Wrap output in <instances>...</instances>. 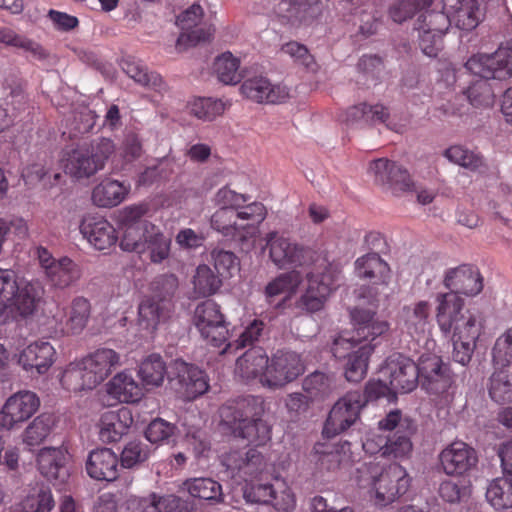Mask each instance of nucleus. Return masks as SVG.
<instances>
[{"label": "nucleus", "instance_id": "2", "mask_svg": "<svg viewBox=\"0 0 512 512\" xmlns=\"http://www.w3.org/2000/svg\"><path fill=\"white\" fill-rule=\"evenodd\" d=\"M435 318L440 332L453 343V359L466 366L484 331V318L476 310L464 309V299L454 294H436Z\"/></svg>", "mask_w": 512, "mask_h": 512}, {"label": "nucleus", "instance_id": "29", "mask_svg": "<svg viewBox=\"0 0 512 512\" xmlns=\"http://www.w3.org/2000/svg\"><path fill=\"white\" fill-rule=\"evenodd\" d=\"M355 273L357 277L368 280L378 291L387 288L390 281V267L377 254L368 253L355 261Z\"/></svg>", "mask_w": 512, "mask_h": 512}, {"label": "nucleus", "instance_id": "30", "mask_svg": "<svg viewBox=\"0 0 512 512\" xmlns=\"http://www.w3.org/2000/svg\"><path fill=\"white\" fill-rule=\"evenodd\" d=\"M118 462V456L111 449H96L88 455L86 471L95 480L114 481L118 476Z\"/></svg>", "mask_w": 512, "mask_h": 512}, {"label": "nucleus", "instance_id": "38", "mask_svg": "<svg viewBox=\"0 0 512 512\" xmlns=\"http://www.w3.org/2000/svg\"><path fill=\"white\" fill-rule=\"evenodd\" d=\"M443 8L459 29L469 31L479 23L477 0H443Z\"/></svg>", "mask_w": 512, "mask_h": 512}, {"label": "nucleus", "instance_id": "42", "mask_svg": "<svg viewBox=\"0 0 512 512\" xmlns=\"http://www.w3.org/2000/svg\"><path fill=\"white\" fill-rule=\"evenodd\" d=\"M0 44L19 49L27 56L39 61L49 56L48 51L39 42L7 27L0 28Z\"/></svg>", "mask_w": 512, "mask_h": 512}, {"label": "nucleus", "instance_id": "18", "mask_svg": "<svg viewBox=\"0 0 512 512\" xmlns=\"http://www.w3.org/2000/svg\"><path fill=\"white\" fill-rule=\"evenodd\" d=\"M40 399L35 392L21 390L4 402L0 410V427L11 431L30 419L39 409Z\"/></svg>", "mask_w": 512, "mask_h": 512}, {"label": "nucleus", "instance_id": "31", "mask_svg": "<svg viewBox=\"0 0 512 512\" xmlns=\"http://www.w3.org/2000/svg\"><path fill=\"white\" fill-rule=\"evenodd\" d=\"M263 411V402L260 398L246 396L233 404L223 406L220 415L226 424L236 425L237 422L246 423L253 419H261Z\"/></svg>", "mask_w": 512, "mask_h": 512}, {"label": "nucleus", "instance_id": "14", "mask_svg": "<svg viewBox=\"0 0 512 512\" xmlns=\"http://www.w3.org/2000/svg\"><path fill=\"white\" fill-rule=\"evenodd\" d=\"M193 321L201 337L209 345L217 348L225 346L229 330L218 304L211 300L198 304L194 311Z\"/></svg>", "mask_w": 512, "mask_h": 512}, {"label": "nucleus", "instance_id": "37", "mask_svg": "<svg viewBox=\"0 0 512 512\" xmlns=\"http://www.w3.org/2000/svg\"><path fill=\"white\" fill-rule=\"evenodd\" d=\"M267 210L260 202L240 205L236 210L239 240L246 241L259 233V226L265 220Z\"/></svg>", "mask_w": 512, "mask_h": 512}, {"label": "nucleus", "instance_id": "10", "mask_svg": "<svg viewBox=\"0 0 512 512\" xmlns=\"http://www.w3.org/2000/svg\"><path fill=\"white\" fill-rule=\"evenodd\" d=\"M91 315V304L82 296L75 297L67 308H58L47 320L45 331L51 338L78 335L87 326Z\"/></svg>", "mask_w": 512, "mask_h": 512}, {"label": "nucleus", "instance_id": "16", "mask_svg": "<svg viewBox=\"0 0 512 512\" xmlns=\"http://www.w3.org/2000/svg\"><path fill=\"white\" fill-rule=\"evenodd\" d=\"M365 401L358 390L349 391L332 407L323 428V434L334 437L351 427L358 419Z\"/></svg>", "mask_w": 512, "mask_h": 512}, {"label": "nucleus", "instance_id": "53", "mask_svg": "<svg viewBox=\"0 0 512 512\" xmlns=\"http://www.w3.org/2000/svg\"><path fill=\"white\" fill-rule=\"evenodd\" d=\"M314 449L320 456V464L328 470L339 467L349 459L350 444L348 442L333 445L317 444Z\"/></svg>", "mask_w": 512, "mask_h": 512}, {"label": "nucleus", "instance_id": "55", "mask_svg": "<svg viewBox=\"0 0 512 512\" xmlns=\"http://www.w3.org/2000/svg\"><path fill=\"white\" fill-rule=\"evenodd\" d=\"M240 60L231 52H224L214 61V71L224 84H237L241 80L239 72Z\"/></svg>", "mask_w": 512, "mask_h": 512}, {"label": "nucleus", "instance_id": "9", "mask_svg": "<svg viewBox=\"0 0 512 512\" xmlns=\"http://www.w3.org/2000/svg\"><path fill=\"white\" fill-rule=\"evenodd\" d=\"M326 260L314 271L307 274V287L297 301V307L307 312L320 311L331 292L338 285L340 271L332 264L325 265Z\"/></svg>", "mask_w": 512, "mask_h": 512}, {"label": "nucleus", "instance_id": "1", "mask_svg": "<svg viewBox=\"0 0 512 512\" xmlns=\"http://www.w3.org/2000/svg\"><path fill=\"white\" fill-rule=\"evenodd\" d=\"M353 324L352 334L344 332L334 338L331 351L338 359H346L345 377L349 382L362 381L368 370V362L373 346L367 341H373L389 330L385 320L376 317L375 310L359 307L351 311Z\"/></svg>", "mask_w": 512, "mask_h": 512}, {"label": "nucleus", "instance_id": "51", "mask_svg": "<svg viewBox=\"0 0 512 512\" xmlns=\"http://www.w3.org/2000/svg\"><path fill=\"white\" fill-rule=\"evenodd\" d=\"M192 283L197 296L208 297L220 289L222 280L208 265L201 264L196 268Z\"/></svg>", "mask_w": 512, "mask_h": 512}, {"label": "nucleus", "instance_id": "47", "mask_svg": "<svg viewBox=\"0 0 512 512\" xmlns=\"http://www.w3.org/2000/svg\"><path fill=\"white\" fill-rule=\"evenodd\" d=\"M65 170L77 179L89 178L98 172L97 166L92 161L89 150L85 146H78L68 154Z\"/></svg>", "mask_w": 512, "mask_h": 512}, {"label": "nucleus", "instance_id": "21", "mask_svg": "<svg viewBox=\"0 0 512 512\" xmlns=\"http://www.w3.org/2000/svg\"><path fill=\"white\" fill-rule=\"evenodd\" d=\"M439 461L446 475L461 476L477 465L478 455L467 443L454 441L440 452Z\"/></svg>", "mask_w": 512, "mask_h": 512}, {"label": "nucleus", "instance_id": "59", "mask_svg": "<svg viewBox=\"0 0 512 512\" xmlns=\"http://www.w3.org/2000/svg\"><path fill=\"white\" fill-rule=\"evenodd\" d=\"M415 433L407 431L394 432L387 436L386 457L395 459H404L410 456L413 444L411 437Z\"/></svg>", "mask_w": 512, "mask_h": 512}, {"label": "nucleus", "instance_id": "28", "mask_svg": "<svg viewBox=\"0 0 512 512\" xmlns=\"http://www.w3.org/2000/svg\"><path fill=\"white\" fill-rule=\"evenodd\" d=\"M133 421L132 412L127 407L107 410L99 419V436L104 442H116L128 432Z\"/></svg>", "mask_w": 512, "mask_h": 512}, {"label": "nucleus", "instance_id": "35", "mask_svg": "<svg viewBox=\"0 0 512 512\" xmlns=\"http://www.w3.org/2000/svg\"><path fill=\"white\" fill-rule=\"evenodd\" d=\"M24 493L20 501L9 507L8 512H50L55 505L50 489L43 484L36 483Z\"/></svg>", "mask_w": 512, "mask_h": 512}, {"label": "nucleus", "instance_id": "20", "mask_svg": "<svg viewBox=\"0 0 512 512\" xmlns=\"http://www.w3.org/2000/svg\"><path fill=\"white\" fill-rule=\"evenodd\" d=\"M419 380L422 388L434 395L447 393L453 382L448 366L435 353H423L420 356Z\"/></svg>", "mask_w": 512, "mask_h": 512}, {"label": "nucleus", "instance_id": "17", "mask_svg": "<svg viewBox=\"0 0 512 512\" xmlns=\"http://www.w3.org/2000/svg\"><path fill=\"white\" fill-rule=\"evenodd\" d=\"M379 375L388 380V383L397 393L413 391L419 381V364L402 354H392L386 358L379 369Z\"/></svg>", "mask_w": 512, "mask_h": 512}, {"label": "nucleus", "instance_id": "23", "mask_svg": "<svg viewBox=\"0 0 512 512\" xmlns=\"http://www.w3.org/2000/svg\"><path fill=\"white\" fill-rule=\"evenodd\" d=\"M79 229L90 245L100 251L114 247L118 241L114 226L105 217L97 214L84 215Z\"/></svg>", "mask_w": 512, "mask_h": 512}, {"label": "nucleus", "instance_id": "50", "mask_svg": "<svg viewBox=\"0 0 512 512\" xmlns=\"http://www.w3.org/2000/svg\"><path fill=\"white\" fill-rule=\"evenodd\" d=\"M183 489L194 498L214 502H220L222 500V487L217 481L211 478L199 477L187 479L183 483Z\"/></svg>", "mask_w": 512, "mask_h": 512}, {"label": "nucleus", "instance_id": "6", "mask_svg": "<svg viewBox=\"0 0 512 512\" xmlns=\"http://www.w3.org/2000/svg\"><path fill=\"white\" fill-rule=\"evenodd\" d=\"M43 293L39 282L18 279L13 270L0 268V316L13 308L24 316L33 313Z\"/></svg>", "mask_w": 512, "mask_h": 512}, {"label": "nucleus", "instance_id": "8", "mask_svg": "<svg viewBox=\"0 0 512 512\" xmlns=\"http://www.w3.org/2000/svg\"><path fill=\"white\" fill-rule=\"evenodd\" d=\"M269 258L279 269H295L316 262V252L296 240L276 231L265 236Z\"/></svg>", "mask_w": 512, "mask_h": 512}, {"label": "nucleus", "instance_id": "58", "mask_svg": "<svg viewBox=\"0 0 512 512\" xmlns=\"http://www.w3.org/2000/svg\"><path fill=\"white\" fill-rule=\"evenodd\" d=\"M302 281L300 272L292 270L283 273L269 282L265 288L268 297L278 296L283 293H294Z\"/></svg>", "mask_w": 512, "mask_h": 512}, {"label": "nucleus", "instance_id": "61", "mask_svg": "<svg viewBox=\"0 0 512 512\" xmlns=\"http://www.w3.org/2000/svg\"><path fill=\"white\" fill-rule=\"evenodd\" d=\"M335 387L333 375L315 371L308 375L303 381L304 390L311 396L328 395Z\"/></svg>", "mask_w": 512, "mask_h": 512}, {"label": "nucleus", "instance_id": "62", "mask_svg": "<svg viewBox=\"0 0 512 512\" xmlns=\"http://www.w3.org/2000/svg\"><path fill=\"white\" fill-rule=\"evenodd\" d=\"M444 156L450 162L470 170H476L482 165V159L478 154L461 145L450 146L445 150Z\"/></svg>", "mask_w": 512, "mask_h": 512}, {"label": "nucleus", "instance_id": "63", "mask_svg": "<svg viewBox=\"0 0 512 512\" xmlns=\"http://www.w3.org/2000/svg\"><path fill=\"white\" fill-rule=\"evenodd\" d=\"M190 113L199 119L213 120L224 112L225 106L221 100L213 98H197L189 104Z\"/></svg>", "mask_w": 512, "mask_h": 512}, {"label": "nucleus", "instance_id": "26", "mask_svg": "<svg viewBox=\"0 0 512 512\" xmlns=\"http://www.w3.org/2000/svg\"><path fill=\"white\" fill-rule=\"evenodd\" d=\"M241 93L257 103H282L290 97L287 86L274 85L263 76L246 79L241 85Z\"/></svg>", "mask_w": 512, "mask_h": 512}, {"label": "nucleus", "instance_id": "46", "mask_svg": "<svg viewBox=\"0 0 512 512\" xmlns=\"http://www.w3.org/2000/svg\"><path fill=\"white\" fill-rule=\"evenodd\" d=\"M486 499L496 510H504L512 507V475L492 480L486 489Z\"/></svg>", "mask_w": 512, "mask_h": 512}, {"label": "nucleus", "instance_id": "41", "mask_svg": "<svg viewBox=\"0 0 512 512\" xmlns=\"http://www.w3.org/2000/svg\"><path fill=\"white\" fill-rule=\"evenodd\" d=\"M145 232L144 252H149L152 263H162L170 255L171 238L150 221H145Z\"/></svg>", "mask_w": 512, "mask_h": 512}, {"label": "nucleus", "instance_id": "60", "mask_svg": "<svg viewBox=\"0 0 512 512\" xmlns=\"http://www.w3.org/2000/svg\"><path fill=\"white\" fill-rule=\"evenodd\" d=\"M214 268L221 278H231L239 272L240 262L238 257L231 251L214 249L211 252Z\"/></svg>", "mask_w": 512, "mask_h": 512}, {"label": "nucleus", "instance_id": "27", "mask_svg": "<svg viewBox=\"0 0 512 512\" xmlns=\"http://www.w3.org/2000/svg\"><path fill=\"white\" fill-rule=\"evenodd\" d=\"M430 317L431 304L429 301L419 300L406 305L401 313L402 329L411 338L419 341L421 338H425L429 331Z\"/></svg>", "mask_w": 512, "mask_h": 512}, {"label": "nucleus", "instance_id": "36", "mask_svg": "<svg viewBox=\"0 0 512 512\" xmlns=\"http://www.w3.org/2000/svg\"><path fill=\"white\" fill-rule=\"evenodd\" d=\"M172 303L167 298L147 297L138 307V323L143 329L153 332L170 315Z\"/></svg>", "mask_w": 512, "mask_h": 512}, {"label": "nucleus", "instance_id": "19", "mask_svg": "<svg viewBox=\"0 0 512 512\" xmlns=\"http://www.w3.org/2000/svg\"><path fill=\"white\" fill-rule=\"evenodd\" d=\"M171 369L172 387L184 400H193L208 390V378L204 371L197 366L176 359Z\"/></svg>", "mask_w": 512, "mask_h": 512}, {"label": "nucleus", "instance_id": "45", "mask_svg": "<svg viewBox=\"0 0 512 512\" xmlns=\"http://www.w3.org/2000/svg\"><path fill=\"white\" fill-rule=\"evenodd\" d=\"M120 65L122 70L136 83L157 91L163 89L162 77L155 72H149L139 60L128 56L121 60Z\"/></svg>", "mask_w": 512, "mask_h": 512}, {"label": "nucleus", "instance_id": "48", "mask_svg": "<svg viewBox=\"0 0 512 512\" xmlns=\"http://www.w3.org/2000/svg\"><path fill=\"white\" fill-rule=\"evenodd\" d=\"M167 374V367L159 354L147 356L139 365L138 376L143 386L159 387L163 384Z\"/></svg>", "mask_w": 512, "mask_h": 512}, {"label": "nucleus", "instance_id": "33", "mask_svg": "<svg viewBox=\"0 0 512 512\" xmlns=\"http://www.w3.org/2000/svg\"><path fill=\"white\" fill-rule=\"evenodd\" d=\"M68 459L66 448L44 447L37 456L38 469L48 480L61 479L63 481L68 475L66 468Z\"/></svg>", "mask_w": 512, "mask_h": 512}, {"label": "nucleus", "instance_id": "15", "mask_svg": "<svg viewBox=\"0 0 512 512\" xmlns=\"http://www.w3.org/2000/svg\"><path fill=\"white\" fill-rule=\"evenodd\" d=\"M176 24L181 29L176 42L179 52L209 41L215 32L212 25L203 22V9L199 4H193L183 11L177 17Z\"/></svg>", "mask_w": 512, "mask_h": 512}, {"label": "nucleus", "instance_id": "5", "mask_svg": "<svg viewBox=\"0 0 512 512\" xmlns=\"http://www.w3.org/2000/svg\"><path fill=\"white\" fill-rule=\"evenodd\" d=\"M358 472L359 484L369 487L370 498L379 507L387 506L404 495L411 482L406 469L397 463L386 468H380L374 463H365Z\"/></svg>", "mask_w": 512, "mask_h": 512}, {"label": "nucleus", "instance_id": "34", "mask_svg": "<svg viewBox=\"0 0 512 512\" xmlns=\"http://www.w3.org/2000/svg\"><path fill=\"white\" fill-rule=\"evenodd\" d=\"M268 363L269 357L266 352L260 347H254L237 359L235 373L246 381L257 379L263 386Z\"/></svg>", "mask_w": 512, "mask_h": 512}, {"label": "nucleus", "instance_id": "57", "mask_svg": "<svg viewBox=\"0 0 512 512\" xmlns=\"http://www.w3.org/2000/svg\"><path fill=\"white\" fill-rule=\"evenodd\" d=\"M212 229L221 233L224 237L239 240L236 211L217 208L210 219Z\"/></svg>", "mask_w": 512, "mask_h": 512}, {"label": "nucleus", "instance_id": "54", "mask_svg": "<svg viewBox=\"0 0 512 512\" xmlns=\"http://www.w3.org/2000/svg\"><path fill=\"white\" fill-rule=\"evenodd\" d=\"M433 0H398L389 8V16L395 23H403L430 8Z\"/></svg>", "mask_w": 512, "mask_h": 512}, {"label": "nucleus", "instance_id": "7", "mask_svg": "<svg viewBox=\"0 0 512 512\" xmlns=\"http://www.w3.org/2000/svg\"><path fill=\"white\" fill-rule=\"evenodd\" d=\"M492 357L494 371L488 379V395L495 403H510L512 402V328L497 338Z\"/></svg>", "mask_w": 512, "mask_h": 512}, {"label": "nucleus", "instance_id": "43", "mask_svg": "<svg viewBox=\"0 0 512 512\" xmlns=\"http://www.w3.org/2000/svg\"><path fill=\"white\" fill-rule=\"evenodd\" d=\"M45 275L52 286L63 289L80 279L81 269L70 258L62 257L50 267Z\"/></svg>", "mask_w": 512, "mask_h": 512}, {"label": "nucleus", "instance_id": "49", "mask_svg": "<svg viewBox=\"0 0 512 512\" xmlns=\"http://www.w3.org/2000/svg\"><path fill=\"white\" fill-rule=\"evenodd\" d=\"M27 97L21 87L11 89L5 98V105H0V133L11 128L17 113L25 108Z\"/></svg>", "mask_w": 512, "mask_h": 512}, {"label": "nucleus", "instance_id": "12", "mask_svg": "<svg viewBox=\"0 0 512 512\" xmlns=\"http://www.w3.org/2000/svg\"><path fill=\"white\" fill-rule=\"evenodd\" d=\"M452 22L445 11H433L429 8L417 17L414 30L418 33L419 47L426 56H438L443 48V36Z\"/></svg>", "mask_w": 512, "mask_h": 512}, {"label": "nucleus", "instance_id": "64", "mask_svg": "<svg viewBox=\"0 0 512 512\" xmlns=\"http://www.w3.org/2000/svg\"><path fill=\"white\" fill-rule=\"evenodd\" d=\"M176 426L162 418L152 420L146 428V439L153 444L169 443L176 434Z\"/></svg>", "mask_w": 512, "mask_h": 512}, {"label": "nucleus", "instance_id": "39", "mask_svg": "<svg viewBox=\"0 0 512 512\" xmlns=\"http://www.w3.org/2000/svg\"><path fill=\"white\" fill-rule=\"evenodd\" d=\"M108 394L122 403H136L144 395L143 387L128 371L113 376L107 383Z\"/></svg>", "mask_w": 512, "mask_h": 512}, {"label": "nucleus", "instance_id": "56", "mask_svg": "<svg viewBox=\"0 0 512 512\" xmlns=\"http://www.w3.org/2000/svg\"><path fill=\"white\" fill-rule=\"evenodd\" d=\"M53 422V417L49 414H41L34 418L23 432V443L31 447L42 443L50 434Z\"/></svg>", "mask_w": 512, "mask_h": 512}, {"label": "nucleus", "instance_id": "44", "mask_svg": "<svg viewBox=\"0 0 512 512\" xmlns=\"http://www.w3.org/2000/svg\"><path fill=\"white\" fill-rule=\"evenodd\" d=\"M138 512H186L184 501L173 494L160 496L151 493L137 501Z\"/></svg>", "mask_w": 512, "mask_h": 512}, {"label": "nucleus", "instance_id": "40", "mask_svg": "<svg viewBox=\"0 0 512 512\" xmlns=\"http://www.w3.org/2000/svg\"><path fill=\"white\" fill-rule=\"evenodd\" d=\"M223 464L228 470L237 472L240 476L257 477L264 469L262 455L254 449L245 454L233 451L223 457Z\"/></svg>", "mask_w": 512, "mask_h": 512}, {"label": "nucleus", "instance_id": "32", "mask_svg": "<svg viewBox=\"0 0 512 512\" xmlns=\"http://www.w3.org/2000/svg\"><path fill=\"white\" fill-rule=\"evenodd\" d=\"M130 189V184L106 177L93 188L91 199L97 207L113 208L127 198Z\"/></svg>", "mask_w": 512, "mask_h": 512}, {"label": "nucleus", "instance_id": "4", "mask_svg": "<svg viewBox=\"0 0 512 512\" xmlns=\"http://www.w3.org/2000/svg\"><path fill=\"white\" fill-rule=\"evenodd\" d=\"M121 363V355L117 351L106 347L98 348L81 359L70 362L64 369L60 382L67 390H90L107 379Z\"/></svg>", "mask_w": 512, "mask_h": 512}, {"label": "nucleus", "instance_id": "52", "mask_svg": "<svg viewBox=\"0 0 512 512\" xmlns=\"http://www.w3.org/2000/svg\"><path fill=\"white\" fill-rule=\"evenodd\" d=\"M235 431L250 444L255 446L264 445L271 438V429L269 425L262 419H253L246 423L237 422L232 425Z\"/></svg>", "mask_w": 512, "mask_h": 512}, {"label": "nucleus", "instance_id": "11", "mask_svg": "<svg viewBox=\"0 0 512 512\" xmlns=\"http://www.w3.org/2000/svg\"><path fill=\"white\" fill-rule=\"evenodd\" d=\"M243 498L250 504H270L278 512H291L296 506L295 495L283 479L273 483L248 482L243 487Z\"/></svg>", "mask_w": 512, "mask_h": 512}, {"label": "nucleus", "instance_id": "25", "mask_svg": "<svg viewBox=\"0 0 512 512\" xmlns=\"http://www.w3.org/2000/svg\"><path fill=\"white\" fill-rule=\"evenodd\" d=\"M444 286L449 290L444 294L475 296L483 289V279L477 269L468 265L450 268L445 272Z\"/></svg>", "mask_w": 512, "mask_h": 512}, {"label": "nucleus", "instance_id": "13", "mask_svg": "<svg viewBox=\"0 0 512 512\" xmlns=\"http://www.w3.org/2000/svg\"><path fill=\"white\" fill-rule=\"evenodd\" d=\"M304 372L305 364L299 353L291 350H277L269 357L263 387L281 389L295 381Z\"/></svg>", "mask_w": 512, "mask_h": 512}, {"label": "nucleus", "instance_id": "3", "mask_svg": "<svg viewBox=\"0 0 512 512\" xmlns=\"http://www.w3.org/2000/svg\"><path fill=\"white\" fill-rule=\"evenodd\" d=\"M465 67L481 78L468 87L465 93L468 101L477 108L491 107L494 103V92L488 80H505L512 77V43L500 46L492 54L470 57Z\"/></svg>", "mask_w": 512, "mask_h": 512}, {"label": "nucleus", "instance_id": "22", "mask_svg": "<svg viewBox=\"0 0 512 512\" xmlns=\"http://www.w3.org/2000/svg\"><path fill=\"white\" fill-rule=\"evenodd\" d=\"M368 174L373 177L375 183L393 192L406 191L412 187L407 169L386 158L372 161L368 167Z\"/></svg>", "mask_w": 512, "mask_h": 512}, {"label": "nucleus", "instance_id": "24", "mask_svg": "<svg viewBox=\"0 0 512 512\" xmlns=\"http://www.w3.org/2000/svg\"><path fill=\"white\" fill-rule=\"evenodd\" d=\"M56 361V350L48 341L37 340L24 347L17 362L28 373L43 375Z\"/></svg>", "mask_w": 512, "mask_h": 512}]
</instances>
